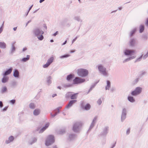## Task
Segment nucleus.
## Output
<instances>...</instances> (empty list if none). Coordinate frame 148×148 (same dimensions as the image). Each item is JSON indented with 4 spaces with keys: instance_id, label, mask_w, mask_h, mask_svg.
<instances>
[{
    "instance_id": "f257e3e1",
    "label": "nucleus",
    "mask_w": 148,
    "mask_h": 148,
    "mask_svg": "<svg viewBox=\"0 0 148 148\" xmlns=\"http://www.w3.org/2000/svg\"><path fill=\"white\" fill-rule=\"evenodd\" d=\"M83 123L82 121H77L73 125L72 130L76 133H79L81 130Z\"/></svg>"
},
{
    "instance_id": "680f3d73",
    "label": "nucleus",
    "mask_w": 148,
    "mask_h": 148,
    "mask_svg": "<svg viewBox=\"0 0 148 148\" xmlns=\"http://www.w3.org/2000/svg\"><path fill=\"white\" fill-rule=\"evenodd\" d=\"M146 25L148 27V19L147 20V22L146 23Z\"/></svg>"
},
{
    "instance_id": "3c124183",
    "label": "nucleus",
    "mask_w": 148,
    "mask_h": 148,
    "mask_svg": "<svg viewBox=\"0 0 148 148\" xmlns=\"http://www.w3.org/2000/svg\"><path fill=\"white\" fill-rule=\"evenodd\" d=\"M3 106V102H0V108H2Z\"/></svg>"
},
{
    "instance_id": "b1692460",
    "label": "nucleus",
    "mask_w": 148,
    "mask_h": 148,
    "mask_svg": "<svg viewBox=\"0 0 148 148\" xmlns=\"http://www.w3.org/2000/svg\"><path fill=\"white\" fill-rule=\"evenodd\" d=\"M72 92H67L66 94V97L67 99L71 98V96L72 95Z\"/></svg>"
},
{
    "instance_id": "0eeeda50",
    "label": "nucleus",
    "mask_w": 148,
    "mask_h": 148,
    "mask_svg": "<svg viewBox=\"0 0 148 148\" xmlns=\"http://www.w3.org/2000/svg\"><path fill=\"white\" fill-rule=\"evenodd\" d=\"M98 69L99 71L104 75L107 76L108 75V73L106 71V69L103 67L102 65H100L98 67Z\"/></svg>"
},
{
    "instance_id": "4be33fe9",
    "label": "nucleus",
    "mask_w": 148,
    "mask_h": 148,
    "mask_svg": "<svg viewBox=\"0 0 148 148\" xmlns=\"http://www.w3.org/2000/svg\"><path fill=\"white\" fill-rule=\"evenodd\" d=\"M95 124L94 123L91 122V123L89 129L88 131V132H89L95 126Z\"/></svg>"
},
{
    "instance_id": "de8ad7c7",
    "label": "nucleus",
    "mask_w": 148,
    "mask_h": 148,
    "mask_svg": "<svg viewBox=\"0 0 148 148\" xmlns=\"http://www.w3.org/2000/svg\"><path fill=\"white\" fill-rule=\"evenodd\" d=\"M142 56L143 55H142V56H141L139 58H138V59L136 60V61H139L142 58Z\"/></svg>"
},
{
    "instance_id": "a19ab883",
    "label": "nucleus",
    "mask_w": 148,
    "mask_h": 148,
    "mask_svg": "<svg viewBox=\"0 0 148 148\" xmlns=\"http://www.w3.org/2000/svg\"><path fill=\"white\" fill-rule=\"evenodd\" d=\"M70 56V55H69V54H67V55H64V56H60V58H66V57H69Z\"/></svg>"
},
{
    "instance_id": "dca6fc26",
    "label": "nucleus",
    "mask_w": 148,
    "mask_h": 148,
    "mask_svg": "<svg viewBox=\"0 0 148 148\" xmlns=\"http://www.w3.org/2000/svg\"><path fill=\"white\" fill-rule=\"evenodd\" d=\"M49 123H47L45 124V126L41 128L39 132V133H42L46 129H47L49 126Z\"/></svg>"
},
{
    "instance_id": "6e6552de",
    "label": "nucleus",
    "mask_w": 148,
    "mask_h": 148,
    "mask_svg": "<svg viewBox=\"0 0 148 148\" xmlns=\"http://www.w3.org/2000/svg\"><path fill=\"white\" fill-rule=\"evenodd\" d=\"M127 112L126 109L123 108V109L121 115V121L123 122L126 118Z\"/></svg>"
},
{
    "instance_id": "bf43d9fd",
    "label": "nucleus",
    "mask_w": 148,
    "mask_h": 148,
    "mask_svg": "<svg viewBox=\"0 0 148 148\" xmlns=\"http://www.w3.org/2000/svg\"><path fill=\"white\" fill-rule=\"evenodd\" d=\"M27 49V48L26 47L24 48L23 49V51H25Z\"/></svg>"
},
{
    "instance_id": "58836bf2",
    "label": "nucleus",
    "mask_w": 148,
    "mask_h": 148,
    "mask_svg": "<svg viewBox=\"0 0 148 148\" xmlns=\"http://www.w3.org/2000/svg\"><path fill=\"white\" fill-rule=\"evenodd\" d=\"M73 76V75H72L71 74H70V75H68L67 76V80H70V79H71V78H72Z\"/></svg>"
},
{
    "instance_id": "49530a36",
    "label": "nucleus",
    "mask_w": 148,
    "mask_h": 148,
    "mask_svg": "<svg viewBox=\"0 0 148 148\" xmlns=\"http://www.w3.org/2000/svg\"><path fill=\"white\" fill-rule=\"evenodd\" d=\"M104 101V99L103 98H100L98 101V102H102Z\"/></svg>"
},
{
    "instance_id": "37998d69",
    "label": "nucleus",
    "mask_w": 148,
    "mask_h": 148,
    "mask_svg": "<svg viewBox=\"0 0 148 148\" xmlns=\"http://www.w3.org/2000/svg\"><path fill=\"white\" fill-rule=\"evenodd\" d=\"M130 132V128H128L127 129L126 131V134L127 135H128Z\"/></svg>"
},
{
    "instance_id": "393cba45",
    "label": "nucleus",
    "mask_w": 148,
    "mask_h": 148,
    "mask_svg": "<svg viewBox=\"0 0 148 148\" xmlns=\"http://www.w3.org/2000/svg\"><path fill=\"white\" fill-rule=\"evenodd\" d=\"M19 73L17 70H15L14 73V76L16 77H18L19 76Z\"/></svg>"
},
{
    "instance_id": "72a5a7b5",
    "label": "nucleus",
    "mask_w": 148,
    "mask_h": 148,
    "mask_svg": "<svg viewBox=\"0 0 148 148\" xmlns=\"http://www.w3.org/2000/svg\"><path fill=\"white\" fill-rule=\"evenodd\" d=\"M144 26L143 25H141L140 26V32L142 33L144 30Z\"/></svg>"
},
{
    "instance_id": "79ce46f5",
    "label": "nucleus",
    "mask_w": 148,
    "mask_h": 148,
    "mask_svg": "<svg viewBox=\"0 0 148 148\" xmlns=\"http://www.w3.org/2000/svg\"><path fill=\"white\" fill-rule=\"evenodd\" d=\"M4 23V22H3V23L2 25V26L0 28V33H1L2 32V31H3V26Z\"/></svg>"
},
{
    "instance_id": "f03ea898",
    "label": "nucleus",
    "mask_w": 148,
    "mask_h": 148,
    "mask_svg": "<svg viewBox=\"0 0 148 148\" xmlns=\"http://www.w3.org/2000/svg\"><path fill=\"white\" fill-rule=\"evenodd\" d=\"M33 32L35 36L40 40H42L43 39L42 34L44 33L40 29L36 28L33 31Z\"/></svg>"
},
{
    "instance_id": "9d476101",
    "label": "nucleus",
    "mask_w": 148,
    "mask_h": 148,
    "mask_svg": "<svg viewBox=\"0 0 148 148\" xmlns=\"http://www.w3.org/2000/svg\"><path fill=\"white\" fill-rule=\"evenodd\" d=\"M85 79H82L79 77H76L73 80V82L74 84H78L82 83L85 81Z\"/></svg>"
},
{
    "instance_id": "e433bc0d",
    "label": "nucleus",
    "mask_w": 148,
    "mask_h": 148,
    "mask_svg": "<svg viewBox=\"0 0 148 148\" xmlns=\"http://www.w3.org/2000/svg\"><path fill=\"white\" fill-rule=\"evenodd\" d=\"M136 28H134L132 31L130 33V36H132L135 33V32L136 31Z\"/></svg>"
},
{
    "instance_id": "f3484780",
    "label": "nucleus",
    "mask_w": 148,
    "mask_h": 148,
    "mask_svg": "<svg viewBox=\"0 0 148 148\" xmlns=\"http://www.w3.org/2000/svg\"><path fill=\"white\" fill-rule=\"evenodd\" d=\"M61 108V107H59L56 109H55L53 111V112H56V111H58V112H55L54 114H53L51 113V115L52 117H54L56 116L57 114L59 113L60 112V110L59 109Z\"/></svg>"
},
{
    "instance_id": "69168bd1",
    "label": "nucleus",
    "mask_w": 148,
    "mask_h": 148,
    "mask_svg": "<svg viewBox=\"0 0 148 148\" xmlns=\"http://www.w3.org/2000/svg\"><path fill=\"white\" fill-rule=\"evenodd\" d=\"M10 102H15V100H12L10 101Z\"/></svg>"
},
{
    "instance_id": "a18cd8bd",
    "label": "nucleus",
    "mask_w": 148,
    "mask_h": 148,
    "mask_svg": "<svg viewBox=\"0 0 148 148\" xmlns=\"http://www.w3.org/2000/svg\"><path fill=\"white\" fill-rule=\"evenodd\" d=\"M148 56V52H147V54L145 55L143 57V58L144 59H145L146 58H147Z\"/></svg>"
},
{
    "instance_id": "6ab92c4d",
    "label": "nucleus",
    "mask_w": 148,
    "mask_h": 148,
    "mask_svg": "<svg viewBox=\"0 0 148 148\" xmlns=\"http://www.w3.org/2000/svg\"><path fill=\"white\" fill-rule=\"evenodd\" d=\"M65 132V130L64 128L60 129L57 131V133L59 134H63Z\"/></svg>"
},
{
    "instance_id": "5fc2aeb1",
    "label": "nucleus",
    "mask_w": 148,
    "mask_h": 148,
    "mask_svg": "<svg viewBox=\"0 0 148 148\" xmlns=\"http://www.w3.org/2000/svg\"><path fill=\"white\" fill-rule=\"evenodd\" d=\"M75 18L76 20H77L78 21H79L80 19L78 17H75Z\"/></svg>"
},
{
    "instance_id": "c85d7f7f",
    "label": "nucleus",
    "mask_w": 148,
    "mask_h": 148,
    "mask_svg": "<svg viewBox=\"0 0 148 148\" xmlns=\"http://www.w3.org/2000/svg\"><path fill=\"white\" fill-rule=\"evenodd\" d=\"M8 79V77L5 76H4L2 79V82L3 83H5L7 81Z\"/></svg>"
},
{
    "instance_id": "aec40b11",
    "label": "nucleus",
    "mask_w": 148,
    "mask_h": 148,
    "mask_svg": "<svg viewBox=\"0 0 148 148\" xmlns=\"http://www.w3.org/2000/svg\"><path fill=\"white\" fill-rule=\"evenodd\" d=\"M12 68L9 69L8 70L6 71L4 73H3V75L4 76H6L10 74L12 72Z\"/></svg>"
},
{
    "instance_id": "1a4fd4ad",
    "label": "nucleus",
    "mask_w": 148,
    "mask_h": 148,
    "mask_svg": "<svg viewBox=\"0 0 148 148\" xmlns=\"http://www.w3.org/2000/svg\"><path fill=\"white\" fill-rule=\"evenodd\" d=\"M142 91V88L138 87L136 88L135 90L132 92V94L133 95H136L139 94Z\"/></svg>"
},
{
    "instance_id": "7ed1b4c3",
    "label": "nucleus",
    "mask_w": 148,
    "mask_h": 148,
    "mask_svg": "<svg viewBox=\"0 0 148 148\" xmlns=\"http://www.w3.org/2000/svg\"><path fill=\"white\" fill-rule=\"evenodd\" d=\"M54 142L55 139L54 136L52 135H49L46 139L45 145L46 146H48L53 144Z\"/></svg>"
},
{
    "instance_id": "39448f33",
    "label": "nucleus",
    "mask_w": 148,
    "mask_h": 148,
    "mask_svg": "<svg viewBox=\"0 0 148 148\" xmlns=\"http://www.w3.org/2000/svg\"><path fill=\"white\" fill-rule=\"evenodd\" d=\"M109 129V127L108 126L105 127L101 132L100 135L102 136H106L108 132Z\"/></svg>"
},
{
    "instance_id": "423d86ee",
    "label": "nucleus",
    "mask_w": 148,
    "mask_h": 148,
    "mask_svg": "<svg viewBox=\"0 0 148 148\" xmlns=\"http://www.w3.org/2000/svg\"><path fill=\"white\" fill-rule=\"evenodd\" d=\"M81 107L83 110H88L90 109L91 106L89 103L86 104L84 102H82L81 104Z\"/></svg>"
},
{
    "instance_id": "09e8293b",
    "label": "nucleus",
    "mask_w": 148,
    "mask_h": 148,
    "mask_svg": "<svg viewBox=\"0 0 148 148\" xmlns=\"http://www.w3.org/2000/svg\"><path fill=\"white\" fill-rule=\"evenodd\" d=\"M116 144V142H115L114 144H113L112 145L111 148H114Z\"/></svg>"
},
{
    "instance_id": "cd10ccee",
    "label": "nucleus",
    "mask_w": 148,
    "mask_h": 148,
    "mask_svg": "<svg viewBox=\"0 0 148 148\" xmlns=\"http://www.w3.org/2000/svg\"><path fill=\"white\" fill-rule=\"evenodd\" d=\"M78 93L72 94L71 96V99H76L78 95Z\"/></svg>"
},
{
    "instance_id": "4c0bfd02",
    "label": "nucleus",
    "mask_w": 148,
    "mask_h": 148,
    "mask_svg": "<svg viewBox=\"0 0 148 148\" xmlns=\"http://www.w3.org/2000/svg\"><path fill=\"white\" fill-rule=\"evenodd\" d=\"M128 99L130 102H134L135 101L133 97H128Z\"/></svg>"
},
{
    "instance_id": "5701e85b",
    "label": "nucleus",
    "mask_w": 148,
    "mask_h": 148,
    "mask_svg": "<svg viewBox=\"0 0 148 148\" xmlns=\"http://www.w3.org/2000/svg\"><path fill=\"white\" fill-rule=\"evenodd\" d=\"M74 102H69V103L66 106L65 108L69 109L73 106Z\"/></svg>"
},
{
    "instance_id": "7c9ffc66",
    "label": "nucleus",
    "mask_w": 148,
    "mask_h": 148,
    "mask_svg": "<svg viewBox=\"0 0 148 148\" xmlns=\"http://www.w3.org/2000/svg\"><path fill=\"white\" fill-rule=\"evenodd\" d=\"M7 91V89L5 86H4L2 88L1 92L2 93L6 92Z\"/></svg>"
},
{
    "instance_id": "864d4df0",
    "label": "nucleus",
    "mask_w": 148,
    "mask_h": 148,
    "mask_svg": "<svg viewBox=\"0 0 148 148\" xmlns=\"http://www.w3.org/2000/svg\"><path fill=\"white\" fill-rule=\"evenodd\" d=\"M58 34V32H56V33H54L53 34V36H56L57 34Z\"/></svg>"
},
{
    "instance_id": "603ef678",
    "label": "nucleus",
    "mask_w": 148,
    "mask_h": 148,
    "mask_svg": "<svg viewBox=\"0 0 148 148\" xmlns=\"http://www.w3.org/2000/svg\"><path fill=\"white\" fill-rule=\"evenodd\" d=\"M77 38V37H76L72 41V43H73L76 40Z\"/></svg>"
},
{
    "instance_id": "e2e57ef3",
    "label": "nucleus",
    "mask_w": 148,
    "mask_h": 148,
    "mask_svg": "<svg viewBox=\"0 0 148 148\" xmlns=\"http://www.w3.org/2000/svg\"><path fill=\"white\" fill-rule=\"evenodd\" d=\"M56 96V94H53L52 95V97H55Z\"/></svg>"
},
{
    "instance_id": "473e14b6",
    "label": "nucleus",
    "mask_w": 148,
    "mask_h": 148,
    "mask_svg": "<svg viewBox=\"0 0 148 148\" xmlns=\"http://www.w3.org/2000/svg\"><path fill=\"white\" fill-rule=\"evenodd\" d=\"M98 118V116H95L93 118L92 122L96 124L97 122V120Z\"/></svg>"
},
{
    "instance_id": "f8f14e48",
    "label": "nucleus",
    "mask_w": 148,
    "mask_h": 148,
    "mask_svg": "<svg viewBox=\"0 0 148 148\" xmlns=\"http://www.w3.org/2000/svg\"><path fill=\"white\" fill-rule=\"evenodd\" d=\"M77 135L74 134H69L68 140L71 141L75 140L77 138Z\"/></svg>"
},
{
    "instance_id": "a211bd4d",
    "label": "nucleus",
    "mask_w": 148,
    "mask_h": 148,
    "mask_svg": "<svg viewBox=\"0 0 148 148\" xmlns=\"http://www.w3.org/2000/svg\"><path fill=\"white\" fill-rule=\"evenodd\" d=\"M40 110L39 109H35L33 111V114L34 116H38L40 113Z\"/></svg>"
},
{
    "instance_id": "f704fd0d",
    "label": "nucleus",
    "mask_w": 148,
    "mask_h": 148,
    "mask_svg": "<svg viewBox=\"0 0 148 148\" xmlns=\"http://www.w3.org/2000/svg\"><path fill=\"white\" fill-rule=\"evenodd\" d=\"M29 56L27 55V58H23L22 59V60L23 62H26L28 60H29Z\"/></svg>"
},
{
    "instance_id": "8fccbe9b",
    "label": "nucleus",
    "mask_w": 148,
    "mask_h": 148,
    "mask_svg": "<svg viewBox=\"0 0 148 148\" xmlns=\"http://www.w3.org/2000/svg\"><path fill=\"white\" fill-rule=\"evenodd\" d=\"M95 86V84L93 85H92V86L91 87V88H90L89 90H92V89L94 87V86Z\"/></svg>"
},
{
    "instance_id": "9b49d317",
    "label": "nucleus",
    "mask_w": 148,
    "mask_h": 148,
    "mask_svg": "<svg viewBox=\"0 0 148 148\" xmlns=\"http://www.w3.org/2000/svg\"><path fill=\"white\" fill-rule=\"evenodd\" d=\"M125 54L126 55H134L135 54V51L133 50H126L124 52Z\"/></svg>"
},
{
    "instance_id": "c756f323",
    "label": "nucleus",
    "mask_w": 148,
    "mask_h": 148,
    "mask_svg": "<svg viewBox=\"0 0 148 148\" xmlns=\"http://www.w3.org/2000/svg\"><path fill=\"white\" fill-rule=\"evenodd\" d=\"M110 87V82L109 81H107V85L106 86V90H109Z\"/></svg>"
},
{
    "instance_id": "2eb2a0df",
    "label": "nucleus",
    "mask_w": 148,
    "mask_h": 148,
    "mask_svg": "<svg viewBox=\"0 0 148 148\" xmlns=\"http://www.w3.org/2000/svg\"><path fill=\"white\" fill-rule=\"evenodd\" d=\"M37 140L36 138L34 136L32 137L28 141V143L30 145H32L34 143H36Z\"/></svg>"
},
{
    "instance_id": "ea45409f",
    "label": "nucleus",
    "mask_w": 148,
    "mask_h": 148,
    "mask_svg": "<svg viewBox=\"0 0 148 148\" xmlns=\"http://www.w3.org/2000/svg\"><path fill=\"white\" fill-rule=\"evenodd\" d=\"M51 77H49L47 79V82L49 84H50L51 83Z\"/></svg>"
},
{
    "instance_id": "c03bdc74",
    "label": "nucleus",
    "mask_w": 148,
    "mask_h": 148,
    "mask_svg": "<svg viewBox=\"0 0 148 148\" xmlns=\"http://www.w3.org/2000/svg\"><path fill=\"white\" fill-rule=\"evenodd\" d=\"M8 108V106H6L5 107H4L3 108L2 110L3 111H5L7 110Z\"/></svg>"
},
{
    "instance_id": "6e6d98bb",
    "label": "nucleus",
    "mask_w": 148,
    "mask_h": 148,
    "mask_svg": "<svg viewBox=\"0 0 148 148\" xmlns=\"http://www.w3.org/2000/svg\"><path fill=\"white\" fill-rule=\"evenodd\" d=\"M52 148H58V147H57V146L54 145L52 147Z\"/></svg>"
},
{
    "instance_id": "4d7b16f0",
    "label": "nucleus",
    "mask_w": 148,
    "mask_h": 148,
    "mask_svg": "<svg viewBox=\"0 0 148 148\" xmlns=\"http://www.w3.org/2000/svg\"><path fill=\"white\" fill-rule=\"evenodd\" d=\"M32 6H33V5H32V6H31V7L29 8V11H28V13H27V15L28 14V12H29V10H30L31 9V8H32Z\"/></svg>"
},
{
    "instance_id": "4468645a",
    "label": "nucleus",
    "mask_w": 148,
    "mask_h": 148,
    "mask_svg": "<svg viewBox=\"0 0 148 148\" xmlns=\"http://www.w3.org/2000/svg\"><path fill=\"white\" fill-rule=\"evenodd\" d=\"M53 57H51L48 60L47 63L43 65V67L45 68L48 67L50 64L53 62Z\"/></svg>"
},
{
    "instance_id": "2f4dec72",
    "label": "nucleus",
    "mask_w": 148,
    "mask_h": 148,
    "mask_svg": "<svg viewBox=\"0 0 148 148\" xmlns=\"http://www.w3.org/2000/svg\"><path fill=\"white\" fill-rule=\"evenodd\" d=\"M6 47V44L4 42H0V47L4 48Z\"/></svg>"
},
{
    "instance_id": "412c9836",
    "label": "nucleus",
    "mask_w": 148,
    "mask_h": 148,
    "mask_svg": "<svg viewBox=\"0 0 148 148\" xmlns=\"http://www.w3.org/2000/svg\"><path fill=\"white\" fill-rule=\"evenodd\" d=\"M137 43V41L134 39H132L130 41V45L131 46H134Z\"/></svg>"
},
{
    "instance_id": "052dcab7",
    "label": "nucleus",
    "mask_w": 148,
    "mask_h": 148,
    "mask_svg": "<svg viewBox=\"0 0 148 148\" xmlns=\"http://www.w3.org/2000/svg\"><path fill=\"white\" fill-rule=\"evenodd\" d=\"M145 73V71H144V72L142 71V74H141V75H144Z\"/></svg>"
},
{
    "instance_id": "774afa93",
    "label": "nucleus",
    "mask_w": 148,
    "mask_h": 148,
    "mask_svg": "<svg viewBox=\"0 0 148 148\" xmlns=\"http://www.w3.org/2000/svg\"><path fill=\"white\" fill-rule=\"evenodd\" d=\"M44 27L45 28V29H47V26H46V25H44Z\"/></svg>"
},
{
    "instance_id": "13d9d810",
    "label": "nucleus",
    "mask_w": 148,
    "mask_h": 148,
    "mask_svg": "<svg viewBox=\"0 0 148 148\" xmlns=\"http://www.w3.org/2000/svg\"><path fill=\"white\" fill-rule=\"evenodd\" d=\"M11 104L12 105H14V103H15V102H10Z\"/></svg>"
},
{
    "instance_id": "20e7f679",
    "label": "nucleus",
    "mask_w": 148,
    "mask_h": 148,
    "mask_svg": "<svg viewBox=\"0 0 148 148\" xmlns=\"http://www.w3.org/2000/svg\"><path fill=\"white\" fill-rule=\"evenodd\" d=\"M78 74L82 77H85L88 74V71L84 69H80L78 70L77 72Z\"/></svg>"
},
{
    "instance_id": "0e129e2a",
    "label": "nucleus",
    "mask_w": 148,
    "mask_h": 148,
    "mask_svg": "<svg viewBox=\"0 0 148 148\" xmlns=\"http://www.w3.org/2000/svg\"><path fill=\"white\" fill-rule=\"evenodd\" d=\"M44 1H45V0H40V3H41L42 2Z\"/></svg>"
},
{
    "instance_id": "a878e982",
    "label": "nucleus",
    "mask_w": 148,
    "mask_h": 148,
    "mask_svg": "<svg viewBox=\"0 0 148 148\" xmlns=\"http://www.w3.org/2000/svg\"><path fill=\"white\" fill-rule=\"evenodd\" d=\"M136 57V56H132V57H130L129 58H127L126 59H125L124 61H123V62L124 63L126 62H127L128 61H129L132 59H133L134 58Z\"/></svg>"
},
{
    "instance_id": "ddd939ff",
    "label": "nucleus",
    "mask_w": 148,
    "mask_h": 148,
    "mask_svg": "<svg viewBox=\"0 0 148 148\" xmlns=\"http://www.w3.org/2000/svg\"><path fill=\"white\" fill-rule=\"evenodd\" d=\"M14 139V138L13 136H10L8 137V139L5 140V143L6 144H8L13 142Z\"/></svg>"
},
{
    "instance_id": "c9c22d12",
    "label": "nucleus",
    "mask_w": 148,
    "mask_h": 148,
    "mask_svg": "<svg viewBox=\"0 0 148 148\" xmlns=\"http://www.w3.org/2000/svg\"><path fill=\"white\" fill-rule=\"evenodd\" d=\"M15 43V42H14L12 44V52H14L15 50V47H14V45Z\"/></svg>"
},
{
    "instance_id": "bb28decb",
    "label": "nucleus",
    "mask_w": 148,
    "mask_h": 148,
    "mask_svg": "<svg viewBox=\"0 0 148 148\" xmlns=\"http://www.w3.org/2000/svg\"><path fill=\"white\" fill-rule=\"evenodd\" d=\"M29 107L31 109H33L35 108L36 106L33 103H31L29 105Z\"/></svg>"
},
{
    "instance_id": "338daca9",
    "label": "nucleus",
    "mask_w": 148,
    "mask_h": 148,
    "mask_svg": "<svg viewBox=\"0 0 148 148\" xmlns=\"http://www.w3.org/2000/svg\"><path fill=\"white\" fill-rule=\"evenodd\" d=\"M16 28H17L16 27H14L13 28V29L14 31H16Z\"/></svg>"
}]
</instances>
